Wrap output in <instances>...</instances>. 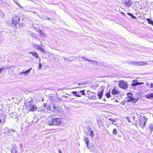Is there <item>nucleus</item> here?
<instances>
[{
    "mask_svg": "<svg viewBox=\"0 0 153 153\" xmlns=\"http://www.w3.org/2000/svg\"><path fill=\"white\" fill-rule=\"evenodd\" d=\"M61 119L58 117L57 114H52L49 118L47 124L50 126H58L61 123Z\"/></svg>",
    "mask_w": 153,
    "mask_h": 153,
    "instance_id": "nucleus-1",
    "label": "nucleus"
},
{
    "mask_svg": "<svg viewBox=\"0 0 153 153\" xmlns=\"http://www.w3.org/2000/svg\"><path fill=\"white\" fill-rule=\"evenodd\" d=\"M26 108L27 110L32 111L36 110L37 109V107L34 104L33 101H30L27 103Z\"/></svg>",
    "mask_w": 153,
    "mask_h": 153,
    "instance_id": "nucleus-2",
    "label": "nucleus"
},
{
    "mask_svg": "<svg viewBox=\"0 0 153 153\" xmlns=\"http://www.w3.org/2000/svg\"><path fill=\"white\" fill-rule=\"evenodd\" d=\"M147 121V118L145 117H143L140 118L137 123L141 128H144L146 127V124Z\"/></svg>",
    "mask_w": 153,
    "mask_h": 153,
    "instance_id": "nucleus-3",
    "label": "nucleus"
},
{
    "mask_svg": "<svg viewBox=\"0 0 153 153\" xmlns=\"http://www.w3.org/2000/svg\"><path fill=\"white\" fill-rule=\"evenodd\" d=\"M128 63L129 64L133 66H141L142 65H147V63L146 62L141 61L140 62H136L134 61H129Z\"/></svg>",
    "mask_w": 153,
    "mask_h": 153,
    "instance_id": "nucleus-4",
    "label": "nucleus"
},
{
    "mask_svg": "<svg viewBox=\"0 0 153 153\" xmlns=\"http://www.w3.org/2000/svg\"><path fill=\"white\" fill-rule=\"evenodd\" d=\"M20 21V17L19 16L16 15H14L13 17L12 23L14 25H16Z\"/></svg>",
    "mask_w": 153,
    "mask_h": 153,
    "instance_id": "nucleus-5",
    "label": "nucleus"
},
{
    "mask_svg": "<svg viewBox=\"0 0 153 153\" xmlns=\"http://www.w3.org/2000/svg\"><path fill=\"white\" fill-rule=\"evenodd\" d=\"M119 87L124 89H126L128 88V85L123 81H120L119 83Z\"/></svg>",
    "mask_w": 153,
    "mask_h": 153,
    "instance_id": "nucleus-6",
    "label": "nucleus"
},
{
    "mask_svg": "<svg viewBox=\"0 0 153 153\" xmlns=\"http://www.w3.org/2000/svg\"><path fill=\"white\" fill-rule=\"evenodd\" d=\"M127 97L126 99L127 100L126 101L128 102L135 100V98L132 97V94L131 93H128L127 94Z\"/></svg>",
    "mask_w": 153,
    "mask_h": 153,
    "instance_id": "nucleus-7",
    "label": "nucleus"
},
{
    "mask_svg": "<svg viewBox=\"0 0 153 153\" xmlns=\"http://www.w3.org/2000/svg\"><path fill=\"white\" fill-rule=\"evenodd\" d=\"M133 3L130 0H126L125 2V4L127 7H129L132 5Z\"/></svg>",
    "mask_w": 153,
    "mask_h": 153,
    "instance_id": "nucleus-8",
    "label": "nucleus"
},
{
    "mask_svg": "<svg viewBox=\"0 0 153 153\" xmlns=\"http://www.w3.org/2000/svg\"><path fill=\"white\" fill-rule=\"evenodd\" d=\"M88 97L90 99L94 98V99L95 96V94L94 93L91 92L90 91H88Z\"/></svg>",
    "mask_w": 153,
    "mask_h": 153,
    "instance_id": "nucleus-9",
    "label": "nucleus"
},
{
    "mask_svg": "<svg viewBox=\"0 0 153 153\" xmlns=\"http://www.w3.org/2000/svg\"><path fill=\"white\" fill-rule=\"evenodd\" d=\"M91 146H90V149H89L93 151L95 149L96 144L95 143H91Z\"/></svg>",
    "mask_w": 153,
    "mask_h": 153,
    "instance_id": "nucleus-10",
    "label": "nucleus"
},
{
    "mask_svg": "<svg viewBox=\"0 0 153 153\" xmlns=\"http://www.w3.org/2000/svg\"><path fill=\"white\" fill-rule=\"evenodd\" d=\"M120 92L116 88L114 87L112 90L111 93L113 95L117 94L119 93Z\"/></svg>",
    "mask_w": 153,
    "mask_h": 153,
    "instance_id": "nucleus-11",
    "label": "nucleus"
},
{
    "mask_svg": "<svg viewBox=\"0 0 153 153\" xmlns=\"http://www.w3.org/2000/svg\"><path fill=\"white\" fill-rule=\"evenodd\" d=\"M143 83L142 82H137V81L133 80L132 82L131 85L133 86H135L138 85H141Z\"/></svg>",
    "mask_w": 153,
    "mask_h": 153,
    "instance_id": "nucleus-12",
    "label": "nucleus"
},
{
    "mask_svg": "<svg viewBox=\"0 0 153 153\" xmlns=\"http://www.w3.org/2000/svg\"><path fill=\"white\" fill-rule=\"evenodd\" d=\"M145 97L148 99H150L153 98V93H150L146 94L145 95Z\"/></svg>",
    "mask_w": 153,
    "mask_h": 153,
    "instance_id": "nucleus-13",
    "label": "nucleus"
},
{
    "mask_svg": "<svg viewBox=\"0 0 153 153\" xmlns=\"http://www.w3.org/2000/svg\"><path fill=\"white\" fill-rule=\"evenodd\" d=\"M85 143L86 144V146L87 147L88 149H90V146H89V140L88 138L87 137H86L85 138Z\"/></svg>",
    "mask_w": 153,
    "mask_h": 153,
    "instance_id": "nucleus-14",
    "label": "nucleus"
},
{
    "mask_svg": "<svg viewBox=\"0 0 153 153\" xmlns=\"http://www.w3.org/2000/svg\"><path fill=\"white\" fill-rule=\"evenodd\" d=\"M12 67V66L11 67H9L7 65H6V66H3L2 67L0 68L2 71L3 70H4L5 69H8V70H10L11 68Z\"/></svg>",
    "mask_w": 153,
    "mask_h": 153,
    "instance_id": "nucleus-15",
    "label": "nucleus"
},
{
    "mask_svg": "<svg viewBox=\"0 0 153 153\" xmlns=\"http://www.w3.org/2000/svg\"><path fill=\"white\" fill-rule=\"evenodd\" d=\"M32 69V68H31L30 69H29V70H28L25 71L23 72H21L19 74L21 75L23 74H25V75L26 76L27 75L26 74H28L30 73V71H31Z\"/></svg>",
    "mask_w": 153,
    "mask_h": 153,
    "instance_id": "nucleus-16",
    "label": "nucleus"
},
{
    "mask_svg": "<svg viewBox=\"0 0 153 153\" xmlns=\"http://www.w3.org/2000/svg\"><path fill=\"white\" fill-rule=\"evenodd\" d=\"M149 133L151 134L152 132L153 131V125L150 124L149 125Z\"/></svg>",
    "mask_w": 153,
    "mask_h": 153,
    "instance_id": "nucleus-17",
    "label": "nucleus"
},
{
    "mask_svg": "<svg viewBox=\"0 0 153 153\" xmlns=\"http://www.w3.org/2000/svg\"><path fill=\"white\" fill-rule=\"evenodd\" d=\"M30 53L33 54V56L35 57L36 58H39L38 55L36 52L33 51L32 52H30Z\"/></svg>",
    "mask_w": 153,
    "mask_h": 153,
    "instance_id": "nucleus-18",
    "label": "nucleus"
},
{
    "mask_svg": "<svg viewBox=\"0 0 153 153\" xmlns=\"http://www.w3.org/2000/svg\"><path fill=\"white\" fill-rule=\"evenodd\" d=\"M72 93L75 96H76L78 97H81V95H79L78 94V93L76 91H73L72 92Z\"/></svg>",
    "mask_w": 153,
    "mask_h": 153,
    "instance_id": "nucleus-19",
    "label": "nucleus"
},
{
    "mask_svg": "<svg viewBox=\"0 0 153 153\" xmlns=\"http://www.w3.org/2000/svg\"><path fill=\"white\" fill-rule=\"evenodd\" d=\"M78 94L79 95H81V94H82V95H85V90H82L79 91L78 92Z\"/></svg>",
    "mask_w": 153,
    "mask_h": 153,
    "instance_id": "nucleus-20",
    "label": "nucleus"
},
{
    "mask_svg": "<svg viewBox=\"0 0 153 153\" xmlns=\"http://www.w3.org/2000/svg\"><path fill=\"white\" fill-rule=\"evenodd\" d=\"M52 108H53V109L52 110L51 109V107H49V108L50 110H51L53 112L56 111V107H55V106L54 105H53V106H52Z\"/></svg>",
    "mask_w": 153,
    "mask_h": 153,
    "instance_id": "nucleus-21",
    "label": "nucleus"
},
{
    "mask_svg": "<svg viewBox=\"0 0 153 153\" xmlns=\"http://www.w3.org/2000/svg\"><path fill=\"white\" fill-rule=\"evenodd\" d=\"M37 16L43 20H45L46 19V16L45 15L41 16L38 15H37Z\"/></svg>",
    "mask_w": 153,
    "mask_h": 153,
    "instance_id": "nucleus-22",
    "label": "nucleus"
},
{
    "mask_svg": "<svg viewBox=\"0 0 153 153\" xmlns=\"http://www.w3.org/2000/svg\"><path fill=\"white\" fill-rule=\"evenodd\" d=\"M97 95L99 99H101L103 96V94H102V93H100V92L97 93Z\"/></svg>",
    "mask_w": 153,
    "mask_h": 153,
    "instance_id": "nucleus-23",
    "label": "nucleus"
},
{
    "mask_svg": "<svg viewBox=\"0 0 153 153\" xmlns=\"http://www.w3.org/2000/svg\"><path fill=\"white\" fill-rule=\"evenodd\" d=\"M11 152L12 153H18V152L16 149H15V147L12 149Z\"/></svg>",
    "mask_w": 153,
    "mask_h": 153,
    "instance_id": "nucleus-24",
    "label": "nucleus"
},
{
    "mask_svg": "<svg viewBox=\"0 0 153 153\" xmlns=\"http://www.w3.org/2000/svg\"><path fill=\"white\" fill-rule=\"evenodd\" d=\"M113 134L116 135L117 134V131L116 129H114L113 131Z\"/></svg>",
    "mask_w": 153,
    "mask_h": 153,
    "instance_id": "nucleus-25",
    "label": "nucleus"
},
{
    "mask_svg": "<svg viewBox=\"0 0 153 153\" xmlns=\"http://www.w3.org/2000/svg\"><path fill=\"white\" fill-rule=\"evenodd\" d=\"M89 135L91 138H93L94 137V134L93 131H90V133Z\"/></svg>",
    "mask_w": 153,
    "mask_h": 153,
    "instance_id": "nucleus-26",
    "label": "nucleus"
},
{
    "mask_svg": "<svg viewBox=\"0 0 153 153\" xmlns=\"http://www.w3.org/2000/svg\"><path fill=\"white\" fill-rule=\"evenodd\" d=\"M105 96H106L107 98H110L111 96L110 92L107 93L105 94Z\"/></svg>",
    "mask_w": 153,
    "mask_h": 153,
    "instance_id": "nucleus-27",
    "label": "nucleus"
},
{
    "mask_svg": "<svg viewBox=\"0 0 153 153\" xmlns=\"http://www.w3.org/2000/svg\"><path fill=\"white\" fill-rule=\"evenodd\" d=\"M96 62H96V63L95 62H93V64L95 65H100V63H101L100 62H98V61L97 60H96Z\"/></svg>",
    "mask_w": 153,
    "mask_h": 153,
    "instance_id": "nucleus-28",
    "label": "nucleus"
},
{
    "mask_svg": "<svg viewBox=\"0 0 153 153\" xmlns=\"http://www.w3.org/2000/svg\"><path fill=\"white\" fill-rule=\"evenodd\" d=\"M103 87H100V90H101V91L100 92V93H102V94H103L104 91V89H103Z\"/></svg>",
    "mask_w": 153,
    "mask_h": 153,
    "instance_id": "nucleus-29",
    "label": "nucleus"
},
{
    "mask_svg": "<svg viewBox=\"0 0 153 153\" xmlns=\"http://www.w3.org/2000/svg\"><path fill=\"white\" fill-rule=\"evenodd\" d=\"M37 48L41 51H44L43 49L39 45L37 47Z\"/></svg>",
    "mask_w": 153,
    "mask_h": 153,
    "instance_id": "nucleus-30",
    "label": "nucleus"
},
{
    "mask_svg": "<svg viewBox=\"0 0 153 153\" xmlns=\"http://www.w3.org/2000/svg\"><path fill=\"white\" fill-rule=\"evenodd\" d=\"M85 60L87 61L90 62H97L96 60H89L88 59H85Z\"/></svg>",
    "mask_w": 153,
    "mask_h": 153,
    "instance_id": "nucleus-31",
    "label": "nucleus"
},
{
    "mask_svg": "<svg viewBox=\"0 0 153 153\" xmlns=\"http://www.w3.org/2000/svg\"><path fill=\"white\" fill-rule=\"evenodd\" d=\"M146 20L148 21V22L149 23L151 24V22H152V21L151 19L149 18H147L146 19Z\"/></svg>",
    "mask_w": 153,
    "mask_h": 153,
    "instance_id": "nucleus-32",
    "label": "nucleus"
},
{
    "mask_svg": "<svg viewBox=\"0 0 153 153\" xmlns=\"http://www.w3.org/2000/svg\"><path fill=\"white\" fill-rule=\"evenodd\" d=\"M20 25H21V27H23L25 25L24 23H22L21 25H19V27H20Z\"/></svg>",
    "mask_w": 153,
    "mask_h": 153,
    "instance_id": "nucleus-33",
    "label": "nucleus"
},
{
    "mask_svg": "<svg viewBox=\"0 0 153 153\" xmlns=\"http://www.w3.org/2000/svg\"><path fill=\"white\" fill-rule=\"evenodd\" d=\"M131 17L133 19H135L136 18V17L134 16L132 14V16H131Z\"/></svg>",
    "mask_w": 153,
    "mask_h": 153,
    "instance_id": "nucleus-34",
    "label": "nucleus"
},
{
    "mask_svg": "<svg viewBox=\"0 0 153 153\" xmlns=\"http://www.w3.org/2000/svg\"><path fill=\"white\" fill-rule=\"evenodd\" d=\"M39 69H40L42 68L41 64L40 63L39 64Z\"/></svg>",
    "mask_w": 153,
    "mask_h": 153,
    "instance_id": "nucleus-35",
    "label": "nucleus"
},
{
    "mask_svg": "<svg viewBox=\"0 0 153 153\" xmlns=\"http://www.w3.org/2000/svg\"><path fill=\"white\" fill-rule=\"evenodd\" d=\"M46 19H47L48 20H50V18L49 17H47L46 16Z\"/></svg>",
    "mask_w": 153,
    "mask_h": 153,
    "instance_id": "nucleus-36",
    "label": "nucleus"
},
{
    "mask_svg": "<svg viewBox=\"0 0 153 153\" xmlns=\"http://www.w3.org/2000/svg\"><path fill=\"white\" fill-rule=\"evenodd\" d=\"M150 87L153 88V83H151L150 84Z\"/></svg>",
    "mask_w": 153,
    "mask_h": 153,
    "instance_id": "nucleus-37",
    "label": "nucleus"
},
{
    "mask_svg": "<svg viewBox=\"0 0 153 153\" xmlns=\"http://www.w3.org/2000/svg\"><path fill=\"white\" fill-rule=\"evenodd\" d=\"M127 14L129 15V16H132V14L131 13H127Z\"/></svg>",
    "mask_w": 153,
    "mask_h": 153,
    "instance_id": "nucleus-38",
    "label": "nucleus"
},
{
    "mask_svg": "<svg viewBox=\"0 0 153 153\" xmlns=\"http://www.w3.org/2000/svg\"><path fill=\"white\" fill-rule=\"evenodd\" d=\"M83 84V83L82 82H80V83H78V85H82Z\"/></svg>",
    "mask_w": 153,
    "mask_h": 153,
    "instance_id": "nucleus-39",
    "label": "nucleus"
},
{
    "mask_svg": "<svg viewBox=\"0 0 153 153\" xmlns=\"http://www.w3.org/2000/svg\"><path fill=\"white\" fill-rule=\"evenodd\" d=\"M58 151L59 153H62V152L60 150V149H58Z\"/></svg>",
    "mask_w": 153,
    "mask_h": 153,
    "instance_id": "nucleus-40",
    "label": "nucleus"
},
{
    "mask_svg": "<svg viewBox=\"0 0 153 153\" xmlns=\"http://www.w3.org/2000/svg\"><path fill=\"white\" fill-rule=\"evenodd\" d=\"M132 118L133 119V120H135L136 118L135 117V116H133V117H132Z\"/></svg>",
    "mask_w": 153,
    "mask_h": 153,
    "instance_id": "nucleus-41",
    "label": "nucleus"
},
{
    "mask_svg": "<svg viewBox=\"0 0 153 153\" xmlns=\"http://www.w3.org/2000/svg\"><path fill=\"white\" fill-rule=\"evenodd\" d=\"M81 58L83 59H85H85H86L84 57H82Z\"/></svg>",
    "mask_w": 153,
    "mask_h": 153,
    "instance_id": "nucleus-42",
    "label": "nucleus"
},
{
    "mask_svg": "<svg viewBox=\"0 0 153 153\" xmlns=\"http://www.w3.org/2000/svg\"><path fill=\"white\" fill-rule=\"evenodd\" d=\"M15 2L20 7H21L15 1Z\"/></svg>",
    "mask_w": 153,
    "mask_h": 153,
    "instance_id": "nucleus-43",
    "label": "nucleus"
},
{
    "mask_svg": "<svg viewBox=\"0 0 153 153\" xmlns=\"http://www.w3.org/2000/svg\"><path fill=\"white\" fill-rule=\"evenodd\" d=\"M31 12H33V13H36L37 15H38V14H37V13L36 12H35V11H31Z\"/></svg>",
    "mask_w": 153,
    "mask_h": 153,
    "instance_id": "nucleus-44",
    "label": "nucleus"
},
{
    "mask_svg": "<svg viewBox=\"0 0 153 153\" xmlns=\"http://www.w3.org/2000/svg\"><path fill=\"white\" fill-rule=\"evenodd\" d=\"M64 59L65 60H68V59H67L66 57H64Z\"/></svg>",
    "mask_w": 153,
    "mask_h": 153,
    "instance_id": "nucleus-45",
    "label": "nucleus"
},
{
    "mask_svg": "<svg viewBox=\"0 0 153 153\" xmlns=\"http://www.w3.org/2000/svg\"><path fill=\"white\" fill-rule=\"evenodd\" d=\"M151 25H153V21H152V22H151Z\"/></svg>",
    "mask_w": 153,
    "mask_h": 153,
    "instance_id": "nucleus-46",
    "label": "nucleus"
},
{
    "mask_svg": "<svg viewBox=\"0 0 153 153\" xmlns=\"http://www.w3.org/2000/svg\"><path fill=\"white\" fill-rule=\"evenodd\" d=\"M1 119L0 118V123H1Z\"/></svg>",
    "mask_w": 153,
    "mask_h": 153,
    "instance_id": "nucleus-47",
    "label": "nucleus"
},
{
    "mask_svg": "<svg viewBox=\"0 0 153 153\" xmlns=\"http://www.w3.org/2000/svg\"><path fill=\"white\" fill-rule=\"evenodd\" d=\"M127 119L128 120V121L130 122V121L129 120H128V117H127Z\"/></svg>",
    "mask_w": 153,
    "mask_h": 153,
    "instance_id": "nucleus-48",
    "label": "nucleus"
},
{
    "mask_svg": "<svg viewBox=\"0 0 153 153\" xmlns=\"http://www.w3.org/2000/svg\"><path fill=\"white\" fill-rule=\"evenodd\" d=\"M40 34H41V33H42V31L41 30H40Z\"/></svg>",
    "mask_w": 153,
    "mask_h": 153,
    "instance_id": "nucleus-49",
    "label": "nucleus"
},
{
    "mask_svg": "<svg viewBox=\"0 0 153 153\" xmlns=\"http://www.w3.org/2000/svg\"><path fill=\"white\" fill-rule=\"evenodd\" d=\"M147 85L148 86H149V83H147Z\"/></svg>",
    "mask_w": 153,
    "mask_h": 153,
    "instance_id": "nucleus-50",
    "label": "nucleus"
},
{
    "mask_svg": "<svg viewBox=\"0 0 153 153\" xmlns=\"http://www.w3.org/2000/svg\"><path fill=\"white\" fill-rule=\"evenodd\" d=\"M31 122H32V123H34V122L33 120Z\"/></svg>",
    "mask_w": 153,
    "mask_h": 153,
    "instance_id": "nucleus-51",
    "label": "nucleus"
},
{
    "mask_svg": "<svg viewBox=\"0 0 153 153\" xmlns=\"http://www.w3.org/2000/svg\"><path fill=\"white\" fill-rule=\"evenodd\" d=\"M103 100H104L105 101V98H104Z\"/></svg>",
    "mask_w": 153,
    "mask_h": 153,
    "instance_id": "nucleus-52",
    "label": "nucleus"
},
{
    "mask_svg": "<svg viewBox=\"0 0 153 153\" xmlns=\"http://www.w3.org/2000/svg\"><path fill=\"white\" fill-rule=\"evenodd\" d=\"M122 13L124 15V13Z\"/></svg>",
    "mask_w": 153,
    "mask_h": 153,
    "instance_id": "nucleus-53",
    "label": "nucleus"
},
{
    "mask_svg": "<svg viewBox=\"0 0 153 153\" xmlns=\"http://www.w3.org/2000/svg\"><path fill=\"white\" fill-rule=\"evenodd\" d=\"M109 120H111V118H110V119H109Z\"/></svg>",
    "mask_w": 153,
    "mask_h": 153,
    "instance_id": "nucleus-54",
    "label": "nucleus"
},
{
    "mask_svg": "<svg viewBox=\"0 0 153 153\" xmlns=\"http://www.w3.org/2000/svg\"><path fill=\"white\" fill-rule=\"evenodd\" d=\"M11 131H13V130L12 129H11Z\"/></svg>",
    "mask_w": 153,
    "mask_h": 153,
    "instance_id": "nucleus-55",
    "label": "nucleus"
},
{
    "mask_svg": "<svg viewBox=\"0 0 153 153\" xmlns=\"http://www.w3.org/2000/svg\"><path fill=\"white\" fill-rule=\"evenodd\" d=\"M13 131H15V130H13Z\"/></svg>",
    "mask_w": 153,
    "mask_h": 153,
    "instance_id": "nucleus-56",
    "label": "nucleus"
},
{
    "mask_svg": "<svg viewBox=\"0 0 153 153\" xmlns=\"http://www.w3.org/2000/svg\"><path fill=\"white\" fill-rule=\"evenodd\" d=\"M138 153H140L139 152H138Z\"/></svg>",
    "mask_w": 153,
    "mask_h": 153,
    "instance_id": "nucleus-57",
    "label": "nucleus"
}]
</instances>
